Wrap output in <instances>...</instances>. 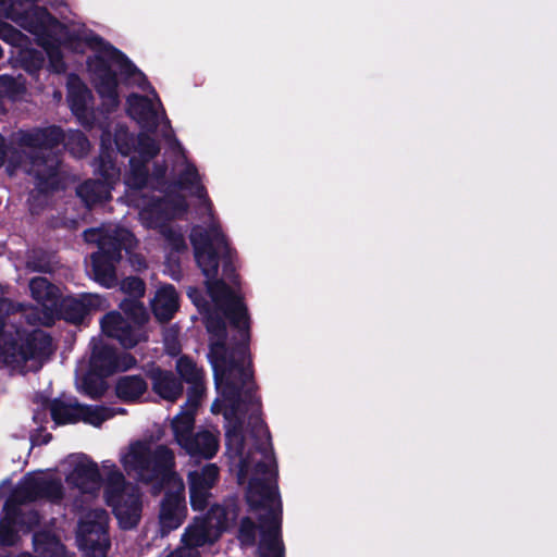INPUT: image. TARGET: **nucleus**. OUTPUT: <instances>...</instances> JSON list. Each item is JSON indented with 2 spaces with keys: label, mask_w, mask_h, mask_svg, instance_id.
Segmentation results:
<instances>
[{
  "label": "nucleus",
  "mask_w": 557,
  "mask_h": 557,
  "mask_svg": "<svg viewBox=\"0 0 557 557\" xmlns=\"http://www.w3.org/2000/svg\"><path fill=\"white\" fill-rule=\"evenodd\" d=\"M114 145L122 156L132 153L129 171L124 177L126 199L139 210V219L146 227L158 228L163 235L170 249L169 261L175 262L172 255L186 251L187 245L181 230L168 225V222L186 212L184 191L198 198L207 227L195 226L190 242L196 262L206 277L210 302L202 300L197 288L190 287L188 296L203 314L209 333L208 359L221 396L212 404L211 411L224 416L226 454L237 478H276L275 459L268 446L245 449L243 409L258 405L252 395V370L247 349L250 318L234 269L228 264L233 260V251L213 216L212 205L200 184L199 174L193 164L185 161L176 185L149 196L150 188L164 185L161 181L165 173L163 165L154 164L153 173L149 174L150 161L159 152L156 140L144 132L135 139L126 128L119 127Z\"/></svg>",
  "instance_id": "f257e3e1"
},
{
  "label": "nucleus",
  "mask_w": 557,
  "mask_h": 557,
  "mask_svg": "<svg viewBox=\"0 0 557 557\" xmlns=\"http://www.w3.org/2000/svg\"><path fill=\"white\" fill-rule=\"evenodd\" d=\"M2 17L13 21L36 37L49 58L51 70L57 73L65 70L64 50L84 52L85 47H88L92 51L87 61L89 77L107 110L114 109L120 103V75L144 92L128 96V114L147 132L160 126L163 136L170 137V122L156 90L124 54L102 38L76 24H60L46 8L38 4V0H0V18ZM0 39L12 46L9 59L12 66H20L32 75L42 67V54L30 47L26 36L2 20Z\"/></svg>",
  "instance_id": "f03ea898"
},
{
  "label": "nucleus",
  "mask_w": 557,
  "mask_h": 557,
  "mask_svg": "<svg viewBox=\"0 0 557 557\" xmlns=\"http://www.w3.org/2000/svg\"><path fill=\"white\" fill-rule=\"evenodd\" d=\"M61 141L75 157H83L89 149V141L78 131L64 135L59 127L51 126L45 129H34L18 134V148L7 147L0 136V168L7 162V172L12 175L22 168L26 173L34 175L39 182L42 191L59 187V160L51 151Z\"/></svg>",
  "instance_id": "7ed1b4c3"
},
{
  "label": "nucleus",
  "mask_w": 557,
  "mask_h": 557,
  "mask_svg": "<svg viewBox=\"0 0 557 557\" xmlns=\"http://www.w3.org/2000/svg\"><path fill=\"white\" fill-rule=\"evenodd\" d=\"M63 495L62 482L53 471L27 473L4 505V515L0 519V543L5 546L14 545L20 533H27L38 523V513L28 509L27 503L38 499L55 503L61 500Z\"/></svg>",
  "instance_id": "20e7f679"
},
{
  "label": "nucleus",
  "mask_w": 557,
  "mask_h": 557,
  "mask_svg": "<svg viewBox=\"0 0 557 557\" xmlns=\"http://www.w3.org/2000/svg\"><path fill=\"white\" fill-rule=\"evenodd\" d=\"M0 286V361L20 371H37L52 352L51 338L41 330L15 325V305Z\"/></svg>",
  "instance_id": "39448f33"
},
{
  "label": "nucleus",
  "mask_w": 557,
  "mask_h": 557,
  "mask_svg": "<svg viewBox=\"0 0 557 557\" xmlns=\"http://www.w3.org/2000/svg\"><path fill=\"white\" fill-rule=\"evenodd\" d=\"M119 461L129 476L144 483L160 485L177 475L172 450L148 438L133 441L121 448Z\"/></svg>",
  "instance_id": "423d86ee"
},
{
  "label": "nucleus",
  "mask_w": 557,
  "mask_h": 557,
  "mask_svg": "<svg viewBox=\"0 0 557 557\" xmlns=\"http://www.w3.org/2000/svg\"><path fill=\"white\" fill-rule=\"evenodd\" d=\"M121 290L129 297L120 305L126 320L117 312H110L102 318L101 329L106 335L117 339L123 347L132 348L146 339L141 326L148 314L138 300L145 294V284L140 278L131 276L122 281Z\"/></svg>",
  "instance_id": "0eeeda50"
},
{
  "label": "nucleus",
  "mask_w": 557,
  "mask_h": 557,
  "mask_svg": "<svg viewBox=\"0 0 557 557\" xmlns=\"http://www.w3.org/2000/svg\"><path fill=\"white\" fill-rule=\"evenodd\" d=\"M88 243H97L99 251L91 256L92 278L104 287H111L116 282L114 263L121 258V249H133L136 240L133 234L123 227L102 226L84 232Z\"/></svg>",
  "instance_id": "6e6552de"
},
{
  "label": "nucleus",
  "mask_w": 557,
  "mask_h": 557,
  "mask_svg": "<svg viewBox=\"0 0 557 557\" xmlns=\"http://www.w3.org/2000/svg\"><path fill=\"white\" fill-rule=\"evenodd\" d=\"M104 487V498L123 529L137 525L141 516V499L139 490L126 482L124 474L111 460L101 463Z\"/></svg>",
  "instance_id": "1a4fd4ad"
},
{
  "label": "nucleus",
  "mask_w": 557,
  "mask_h": 557,
  "mask_svg": "<svg viewBox=\"0 0 557 557\" xmlns=\"http://www.w3.org/2000/svg\"><path fill=\"white\" fill-rule=\"evenodd\" d=\"M91 357L89 360V372H84V366L81 364L76 375L77 389L92 398L101 396L107 386L103 376L110 375L115 371H125L135 366L136 360L129 354L117 356L114 349L102 344L100 341H94Z\"/></svg>",
  "instance_id": "9d476101"
},
{
  "label": "nucleus",
  "mask_w": 557,
  "mask_h": 557,
  "mask_svg": "<svg viewBox=\"0 0 557 557\" xmlns=\"http://www.w3.org/2000/svg\"><path fill=\"white\" fill-rule=\"evenodd\" d=\"M33 299L39 307L15 305V325L27 332L37 330L36 325H51L57 318L59 288L46 277H34L29 282Z\"/></svg>",
  "instance_id": "9b49d317"
},
{
  "label": "nucleus",
  "mask_w": 557,
  "mask_h": 557,
  "mask_svg": "<svg viewBox=\"0 0 557 557\" xmlns=\"http://www.w3.org/2000/svg\"><path fill=\"white\" fill-rule=\"evenodd\" d=\"M227 524L225 509L219 505L210 507L205 517L195 518L183 535V545L168 557H199L197 547L216 541Z\"/></svg>",
  "instance_id": "f8f14e48"
},
{
  "label": "nucleus",
  "mask_w": 557,
  "mask_h": 557,
  "mask_svg": "<svg viewBox=\"0 0 557 557\" xmlns=\"http://www.w3.org/2000/svg\"><path fill=\"white\" fill-rule=\"evenodd\" d=\"M109 516L101 508L84 509L78 518L76 541L84 557H107Z\"/></svg>",
  "instance_id": "ddd939ff"
},
{
  "label": "nucleus",
  "mask_w": 557,
  "mask_h": 557,
  "mask_svg": "<svg viewBox=\"0 0 557 557\" xmlns=\"http://www.w3.org/2000/svg\"><path fill=\"white\" fill-rule=\"evenodd\" d=\"M101 149L98 172L103 181H87L77 188V195L87 206L108 200L111 189L120 178V170L112 157L113 148L109 132L101 136Z\"/></svg>",
  "instance_id": "4468645a"
},
{
  "label": "nucleus",
  "mask_w": 557,
  "mask_h": 557,
  "mask_svg": "<svg viewBox=\"0 0 557 557\" xmlns=\"http://www.w3.org/2000/svg\"><path fill=\"white\" fill-rule=\"evenodd\" d=\"M51 416L57 424L84 422L92 426H100L104 421L113 418L117 411L102 406H85L73 399H55L50 407ZM119 412H122L119 410Z\"/></svg>",
  "instance_id": "2eb2a0df"
},
{
  "label": "nucleus",
  "mask_w": 557,
  "mask_h": 557,
  "mask_svg": "<svg viewBox=\"0 0 557 557\" xmlns=\"http://www.w3.org/2000/svg\"><path fill=\"white\" fill-rule=\"evenodd\" d=\"M166 488L165 496L160 505L159 527L162 536L180 528L187 515L185 502V485L181 476L172 475L170 480L160 484Z\"/></svg>",
  "instance_id": "dca6fc26"
},
{
  "label": "nucleus",
  "mask_w": 557,
  "mask_h": 557,
  "mask_svg": "<svg viewBox=\"0 0 557 557\" xmlns=\"http://www.w3.org/2000/svg\"><path fill=\"white\" fill-rule=\"evenodd\" d=\"M61 467L69 485L77 488L82 494H94L99 491L101 475L98 465L85 454L69 455Z\"/></svg>",
  "instance_id": "f3484780"
},
{
  "label": "nucleus",
  "mask_w": 557,
  "mask_h": 557,
  "mask_svg": "<svg viewBox=\"0 0 557 557\" xmlns=\"http://www.w3.org/2000/svg\"><path fill=\"white\" fill-rule=\"evenodd\" d=\"M190 505L194 510H203L210 504L212 488L219 479V468L208 463L200 469L190 471L187 475Z\"/></svg>",
  "instance_id": "a211bd4d"
},
{
  "label": "nucleus",
  "mask_w": 557,
  "mask_h": 557,
  "mask_svg": "<svg viewBox=\"0 0 557 557\" xmlns=\"http://www.w3.org/2000/svg\"><path fill=\"white\" fill-rule=\"evenodd\" d=\"M108 307V301L97 294H82L78 297L69 296L57 304V317L77 323L91 310H104Z\"/></svg>",
  "instance_id": "6ab92c4d"
},
{
  "label": "nucleus",
  "mask_w": 557,
  "mask_h": 557,
  "mask_svg": "<svg viewBox=\"0 0 557 557\" xmlns=\"http://www.w3.org/2000/svg\"><path fill=\"white\" fill-rule=\"evenodd\" d=\"M67 102L73 114L83 125H89L92 117V96L76 75L67 78Z\"/></svg>",
  "instance_id": "aec40b11"
},
{
  "label": "nucleus",
  "mask_w": 557,
  "mask_h": 557,
  "mask_svg": "<svg viewBox=\"0 0 557 557\" xmlns=\"http://www.w3.org/2000/svg\"><path fill=\"white\" fill-rule=\"evenodd\" d=\"M219 431L201 430L190 437L183 449L191 457L211 459L219 449Z\"/></svg>",
  "instance_id": "412c9836"
},
{
  "label": "nucleus",
  "mask_w": 557,
  "mask_h": 557,
  "mask_svg": "<svg viewBox=\"0 0 557 557\" xmlns=\"http://www.w3.org/2000/svg\"><path fill=\"white\" fill-rule=\"evenodd\" d=\"M152 311L156 318L163 322L173 318L178 309V296L172 285H163L156 292L151 302Z\"/></svg>",
  "instance_id": "4be33fe9"
},
{
  "label": "nucleus",
  "mask_w": 557,
  "mask_h": 557,
  "mask_svg": "<svg viewBox=\"0 0 557 557\" xmlns=\"http://www.w3.org/2000/svg\"><path fill=\"white\" fill-rule=\"evenodd\" d=\"M198 406V400L188 397V401L183 410L172 420V430L177 444L184 448L185 444L190 440L191 431L195 423V411Z\"/></svg>",
  "instance_id": "5701e85b"
},
{
  "label": "nucleus",
  "mask_w": 557,
  "mask_h": 557,
  "mask_svg": "<svg viewBox=\"0 0 557 557\" xmlns=\"http://www.w3.org/2000/svg\"><path fill=\"white\" fill-rule=\"evenodd\" d=\"M153 391L163 399L175 401L183 393L182 383L173 373L161 369H153L150 372Z\"/></svg>",
  "instance_id": "b1692460"
},
{
  "label": "nucleus",
  "mask_w": 557,
  "mask_h": 557,
  "mask_svg": "<svg viewBox=\"0 0 557 557\" xmlns=\"http://www.w3.org/2000/svg\"><path fill=\"white\" fill-rule=\"evenodd\" d=\"M176 369L184 381L191 384L189 397L199 400L205 392L202 384L203 372L187 357H181L176 362Z\"/></svg>",
  "instance_id": "393cba45"
},
{
  "label": "nucleus",
  "mask_w": 557,
  "mask_h": 557,
  "mask_svg": "<svg viewBox=\"0 0 557 557\" xmlns=\"http://www.w3.org/2000/svg\"><path fill=\"white\" fill-rule=\"evenodd\" d=\"M35 550L45 557H72L51 533H36L34 535Z\"/></svg>",
  "instance_id": "a878e982"
},
{
  "label": "nucleus",
  "mask_w": 557,
  "mask_h": 557,
  "mask_svg": "<svg viewBox=\"0 0 557 557\" xmlns=\"http://www.w3.org/2000/svg\"><path fill=\"white\" fill-rule=\"evenodd\" d=\"M147 391V383L138 375H127L119 380L116 394L124 400H135Z\"/></svg>",
  "instance_id": "bb28decb"
},
{
  "label": "nucleus",
  "mask_w": 557,
  "mask_h": 557,
  "mask_svg": "<svg viewBox=\"0 0 557 557\" xmlns=\"http://www.w3.org/2000/svg\"><path fill=\"white\" fill-rule=\"evenodd\" d=\"M256 535V525L250 518L243 519L239 529V539L244 544H252Z\"/></svg>",
  "instance_id": "cd10ccee"
},
{
  "label": "nucleus",
  "mask_w": 557,
  "mask_h": 557,
  "mask_svg": "<svg viewBox=\"0 0 557 557\" xmlns=\"http://www.w3.org/2000/svg\"><path fill=\"white\" fill-rule=\"evenodd\" d=\"M26 268L33 272H49L51 270L50 263L41 259L38 261L28 260Z\"/></svg>",
  "instance_id": "c85d7f7f"
},
{
  "label": "nucleus",
  "mask_w": 557,
  "mask_h": 557,
  "mask_svg": "<svg viewBox=\"0 0 557 557\" xmlns=\"http://www.w3.org/2000/svg\"><path fill=\"white\" fill-rule=\"evenodd\" d=\"M171 143L177 148V150L181 152L182 151V147L180 145V143L174 139V138H170Z\"/></svg>",
  "instance_id": "c756f323"
},
{
  "label": "nucleus",
  "mask_w": 557,
  "mask_h": 557,
  "mask_svg": "<svg viewBox=\"0 0 557 557\" xmlns=\"http://www.w3.org/2000/svg\"><path fill=\"white\" fill-rule=\"evenodd\" d=\"M258 432L262 433V435H263L264 437H267V438H268V432H267V430L263 428V425H259V426H258Z\"/></svg>",
  "instance_id": "7c9ffc66"
},
{
  "label": "nucleus",
  "mask_w": 557,
  "mask_h": 557,
  "mask_svg": "<svg viewBox=\"0 0 557 557\" xmlns=\"http://www.w3.org/2000/svg\"><path fill=\"white\" fill-rule=\"evenodd\" d=\"M8 482L7 481H3L1 484H0V498L2 497V490L7 486Z\"/></svg>",
  "instance_id": "2f4dec72"
},
{
  "label": "nucleus",
  "mask_w": 557,
  "mask_h": 557,
  "mask_svg": "<svg viewBox=\"0 0 557 557\" xmlns=\"http://www.w3.org/2000/svg\"><path fill=\"white\" fill-rule=\"evenodd\" d=\"M54 97H55L58 100H60V99H61V97H62V95H61V92H60V91H57V92H54Z\"/></svg>",
  "instance_id": "473e14b6"
},
{
  "label": "nucleus",
  "mask_w": 557,
  "mask_h": 557,
  "mask_svg": "<svg viewBox=\"0 0 557 557\" xmlns=\"http://www.w3.org/2000/svg\"><path fill=\"white\" fill-rule=\"evenodd\" d=\"M49 440H50V435L47 434V435H45L42 443H47Z\"/></svg>",
  "instance_id": "72a5a7b5"
},
{
  "label": "nucleus",
  "mask_w": 557,
  "mask_h": 557,
  "mask_svg": "<svg viewBox=\"0 0 557 557\" xmlns=\"http://www.w3.org/2000/svg\"><path fill=\"white\" fill-rule=\"evenodd\" d=\"M170 352H171V354H175V348H174V347H173V348H171V349H170Z\"/></svg>",
  "instance_id": "f704fd0d"
},
{
  "label": "nucleus",
  "mask_w": 557,
  "mask_h": 557,
  "mask_svg": "<svg viewBox=\"0 0 557 557\" xmlns=\"http://www.w3.org/2000/svg\"><path fill=\"white\" fill-rule=\"evenodd\" d=\"M33 443L37 444V443H38V440H37V438H34V440H33Z\"/></svg>",
  "instance_id": "c9c22d12"
}]
</instances>
